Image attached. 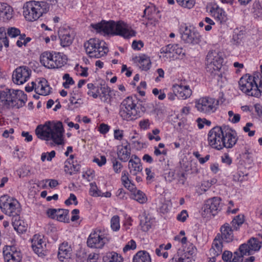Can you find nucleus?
I'll return each instance as SVG.
<instances>
[{
    "label": "nucleus",
    "mask_w": 262,
    "mask_h": 262,
    "mask_svg": "<svg viewBox=\"0 0 262 262\" xmlns=\"http://www.w3.org/2000/svg\"><path fill=\"white\" fill-rule=\"evenodd\" d=\"M0 208L4 213L9 216L19 214L21 211L18 201L8 195L0 197Z\"/></svg>",
    "instance_id": "nucleus-9"
},
{
    "label": "nucleus",
    "mask_w": 262,
    "mask_h": 262,
    "mask_svg": "<svg viewBox=\"0 0 262 262\" xmlns=\"http://www.w3.org/2000/svg\"><path fill=\"white\" fill-rule=\"evenodd\" d=\"M74 162V160H72L70 159L67 160L64 163V171L67 173H69L70 175L73 174V171L72 167L70 168V166Z\"/></svg>",
    "instance_id": "nucleus-51"
},
{
    "label": "nucleus",
    "mask_w": 262,
    "mask_h": 262,
    "mask_svg": "<svg viewBox=\"0 0 262 262\" xmlns=\"http://www.w3.org/2000/svg\"><path fill=\"white\" fill-rule=\"evenodd\" d=\"M87 88L88 89V91L87 92L88 95L92 96L94 98L98 97L100 93L99 86L95 85L93 83H90L87 84Z\"/></svg>",
    "instance_id": "nucleus-41"
},
{
    "label": "nucleus",
    "mask_w": 262,
    "mask_h": 262,
    "mask_svg": "<svg viewBox=\"0 0 262 262\" xmlns=\"http://www.w3.org/2000/svg\"><path fill=\"white\" fill-rule=\"evenodd\" d=\"M128 167L131 174L137 175L142 170L141 160L136 155H133L129 160Z\"/></svg>",
    "instance_id": "nucleus-24"
},
{
    "label": "nucleus",
    "mask_w": 262,
    "mask_h": 262,
    "mask_svg": "<svg viewBox=\"0 0 262 262\" xmlns=\"http://www.w3.org/2000/svg\"><path fill=\"white\" fill-rule=\"evenodd\" d=\"M188 217L187 211L186 210H183L177 215V219L181 222H184Z\"/></svg>",
    "instance_id": "nucleus-55"
},
{
    "label": "nucleus",
    "mask_w": 262,
    "mask_h": 262,
    "mask_svg": "<svg viewBox=\"0 0 262 262\" xmlns=\"http://www.w3.org/2000/svg\"><path fill=\"white\" fill-rule=\"evenodd\" d=\"M100 90L101 91V93H99V97L101 100L110 103L111 102V88L107 85H104V86H101Z\"/></svg>",
    "instance_id": "nucleus-35"
},
{
    "label": "nucleus",
    "mask_w": 262,
    "mask_h": 262,
    "mask_svg": "<svg viewBox=\"0 0 262 262\" xmlns=\"http://www.w3.org/2000/svg\"><path fill=\"white\" fill-rule=\"evenodd\" d=\"M173 93L180 99L185 100L189 98L192 94V91L188 85H184L181 82L180 84H175L172 86Z\"/></svg>",
    "instance_id": "nucleus-18"
},
{
    "label": "nucleus",
    "mask_w": 262,
    "mask_h": 262,
    "mask_svg": "<svg viewBox=\"0 0 262 262\" xmlns=\"http://www.w3.org/2000/svg\"><path fill=\"white\" fill-rule=\"evenodd\" d=\"M110 129V127L107 124L102 123L100 125L99 127V131L100 133L105 134L107 133Z\"/></svg>",
    "instance_id": "nucleus-61"
},
{
    "label": "nucleus",
    "mask_w": 262,
    "mask_h": 262,
    "mask_svg": "<svg viewBox=\"0 0 262 262\" xmlns=\"http://www.w3.org/2000/svg\"><path fill=\"white\" fill-rule=\"evenodd\" d=\"M108 242L105 234L100 229L93 230L87 239V245L89 247L95 249H102Z\"/></svg>",
    "instance_id": "nucleus-12"
},
{
    "label": "nucleus",
    "mask_w": 262,
    "mask_h": 262,
    "mask_svg": "<svg viewBox=\"0 0 262 262\" xmlns=\"http://www.w3.org/2000/svg\"><path fill=\"white\" fill-rule=\"evenodd\" d=\"M90 193L92 196H98L100 195V191L98 189L96 185L94 183L90 184Z\"/></svg>",
    "instance_id": "nucleus-52"
},
{
    "label": "nucleus",
    "mask_w": 262,
    "mask_h": 262,
    "mask_svg": "<svg viewBox=\"0 0 262 262\" xmlns=\"http://www.w3.org/2000/svg\"><path fill=\"white\" fill-rule=\"evenodd\" d=\"M9 97V107H16L19 108L25 104L24 99L26 95L21 90H10Z\"/></svg>",
    "instance_id": "nucleus-17"
},
{
    "label": "nucleus",
    "mask_w": 262,
    "mask_h": 262,
    "mask_svg": "<svg viewBox=\"0 0 262 262\" xmlns=\"http://www.w3.org/2000/svg\"><path fill=\"white\" fill-rule=\"evenodd\" d=\"M227 223L223 224L220 228V233L216 235H219L220 238L224 242L230 243L233 240V228Z\"/></svg>",
    "instance_id": "nucleus-21"
},
{
    "label": "nucleus",
    "mask_w": 262,
    "mask_h": 262,
    "mask_svg": "<svg viewBox=\"0 0 262 262\" xmlns=\"http://www.w3.org/2000/svg\"><path fill=\"white\" fill-rule=\"evenodd\" d=\"M136 248V242L133 240H130L123 248V251L124 252H126L129 250H134Z\"/></svg>",
    "instance_id": "nucleus-54"
},
{
    "label": "nucleus",
    "mask_w": 262,
    "mask_h": 262,
    "mask_svg": "<svg viewBox=\"0 0 262 262\" xmlns=\"http://www.w3.org/2000/svg\"><path fill=\"white\" fill-rule=\"evenodd\" d=\"M143 47V43L141 41H137L134 40L133 42L132 48L134 50H139Z\"/></svg>",
    "instance_id": "nucleus-64"
},
{
    "label": "nucleus",
    "mask_w": 262,
    "mask_h": 262,
    "mask_svg": "<svg viewBox=\"0 0 262 262\" xmlns=\"http://www.w3.org/2000/svg\"><path fill=\"white\" fill-rule=\"evenodd\" d=\"M57 211V209H48L47 210V214L48 217L52 219H56Z\"/></svg>",
    "instance_id": "nucleus-60"
},
{
    "label": "nucleus",
    "mask_w": 262,
    "mask_h": 262,
    "mask_svg": "<svg viewBox=\"0 0 262 262\" xmlns=\"http://www.w3.org/2000/svg\"><path fill=\"white\" fill-rule=\"evenodd\" d=\"M223 126H215L212 128L208 134V141L212 148L220 150L223 148Z\"/></svg>",
    "instance_id": "nucleus-13"
},
{
    "label": "nucleus",
    "mask_w": 262,
    "mask_h": 262,
    "mask_svg": "<svg viewBox=\"0 0 262 262\" xmlns=\"http://www.w3.org/2000/svg\"><path fill=\"white\" fill-rule=\"evenodd\" d=\"M32 248L33 250L39 256L45 255L46 244L40 235H35L32 239Z\"/></svg>",
    "instance_id": "nucleus-22"
},
{
    "label": "nucleus",
    "mask_w": 262,
    "mask_h": 262,
    "mask_svg": "<svg viewBox=\"0 0 262 262\" xmlns=\"http://www.w3.org/2000/svg\"><path fill=\"white\" fill-rule=\"evenodd\" d=\"M63 79L65 80L63 83V86L65 89H69L70 85H73L74 84V80L68 73L65 74L63 75Z\"/></svg>",
    "instance_id": "nucleus-47"
},
{
    "label": "nucleus",
    "mask_w": 262,
    "mask_h": 262,
    "mask_svg": "<svg viewBox=\"0 0 262 262\" xmlns=\"http://www.w3.org/2000/svg\"><path fill=\"white\" fill-rule=\"evenodd\" d=\"M223 241L220 238L219 235L215 236L212 244L211 248L209 250L211 256L216 257L221 254L223 247Z\"/></svg>",
    "instance_id": "nucleus-29"
},
{
    "label": "nucleus",
    "mask_w": 262,
    "mask_h": 262,
    "mask_svg": "<svg viewBox=\"0 0 262 262\" xmlns=\"http://www.w3.org/2000/svg\"><path fill=\"white\" fill-rule=\"evenodd\" d=\"M50 5L45 2L31 1L26 2L23 6V14L29 21L37 20L43 13L49 10Z\"/></svg>",
    "instance_id": "nucleus-3"
},
{
    "label": "nucleus",
    "mask_w": 262,
    "mask_h": 262,
    "mask_svg": "<svg viewBox=\"0 0 262 262\" xmlns=\"http://www.w3.org/2000/svg\"><path fill=\"white\" fill-rule=\"evenodd\" d=\"M121 181L123 185L129 190L135 189V185L131 182L128 177V173L126 171H123L122 173Z\"/></svg>",
    "instance_id": "nucleus-40"
},
{
    "label": "nucleus",
    "mask_w": 262,
    "mask_h": 262,
    "mask_svg": "<svg viewBox=\"0 0 262 262\" xmlns=\"http://www.w3.org/2000/svg\"><path fill=\"white\" fill-rule=\"evenodd\" d=\"M55 52L45 51L42 52L40 56V62L42 66L48 69H53Z\"/></svg>",
    "instance_id": "nucleus-28"
},
{
    "label": "nucleus",
    "mask_w": 262,
    "mask_h": 262,
    "mask_svg": "<svg viewBox=\"0 0 262 262\" xmlns=\"http://www.w3.org/2000/svg\"><path fill=\"white\" fill-rule=\"evenodd\" d=\"M20 33V30L14 27L10 28L7 30V34L11 37H15L19 35Z\"/></svg>",
    "instance_id": "nucleus-53"
},
{
    "label": "nucleus",
    "mask_w": 262,
    "mask_h": 262,
    "mask_svg": "<svg viewBox=\"0 0 262 262\" xmlns=\"http://www.w3.org/2000/svg\"><path fill=\"white\" fill-rule=\"evenodd\" d=\"M177 3L181 6L188 9H191L195 5L194 0H176Z\"/></svg>",
    "instance_id": "nucleus-46"
},
{
    "label": "nucleus",
    "mask_w": 262,
    "mask_h": 262,
    "mask_svg": "<svg viewBox=\"0 0 262 262\" xmlns=\"http://www.w3.org/2000/svg\"><path fill=\"white\" fill-rule=\"evenodd\" d=\"M252 9L255 17H262V7L259 3H254Z\"/></svg>",
    "instance_id": "nucleus-48"
},
{
    "label": "nucleus",
    "mask_w": 262,
    "mask_h": 262,
    "mask_svg": "<svg viewBox=\"0 0 262 262\" xmlns=\"http://www.w3.org/2000/svg\"><path fill=\"white\" fill-rule=\"evenodd\" d=\"M71 201H73L74 205H77L78 204V201L76 195L73 193H71L68 199L66 200L64 203L66 205H70L72 204Z\"/></svg>",
    "instance_id": "nucleus-57"
},
{
    "label": "nucleus",
    "mask_w": 262,
    "mask_h": 262,
    "mask_svg": "<svg viewBox=\"0 0 262 262\" xmlns=\"http://www.w3.org/2000/svg\"><path fill=\"white\" fill-rule=\"evenodd\" d=\"M31 73V71L28 67H19L13 72L12 80L16 84H23L29 79Z\"/></svg>",
    "instance_id": "nucleus-14"
},
{
    "label": "nucleus",
    "mask_w": 262,
    "mask_h": 262,
    "mask_svg": "<svg viewBox=\"0 0 262 262\" xmlns=\"http://www.w3.org/2000/svg\"><path fill=\"white\" fill-rule=\"evenodd\" d=\"M12 216V224L14 229L17 231L20 230L21 221L20 220L19 214L11 215Z\"/></svg>",
    "instance_id": "nucleus-43"
},
{
    "label": "nucleus",
    "mask_w": 262,
    "mask_h": 262,
    "mask_svg": "<svg viewBox=\"0 0 262 262\" xmlns=\"http://www.w3.org/2000/svg\"><path fill=\"white\" fill-rule=\"evenodd\" d=\"M255 77L246 74L241 77L238 81L240 90L246 95L259 98L260 96Z\"/></svg>",
    "instance_id": "nucleus-8"
},
{
    "label": "nucleus",
    "mask_w": 262,
    "mask_h": 262,
    "mask_svg": "<svg viewBox=\"0 0 262 262\" xmlns=\"http://www.w3.org/2000/svg\"><path fill=\"white\" fill-rule=\"evenodd\" d=\"M133 262H151L150 256L146 251H140L134 256Z\"/></svg>",
    "instance_id": "nucleus-33"
},
{
    "label": "nucleus",
    "mask_w": 262,
    "mask_h": 262,
    "mask_svg": "<svg viewBox=\"0 0 262 262\" xmlns=\"http://www.w3.org/2000/svg\"><path fill=\"white\" fill-rule=\"evenodd\" d=\"M69 210L63 209H57L56 219L60 222H68L69 219L68 215L69 214Z\"/></svg>",
    "instance_id": "nucleus-42"
},
{
    "label": "nucleus",
    "mask_w": 262,
    "mask_h": 262,
    "mask_svg": "<svg viewBox=\"0 0 262 262\" xmlns=\"http://www.w3.org/2000/svg\"><path fill=\"white\" fill-rule=\"evenodd\" d=\"M221 199L219 197H213L206 201L203 208L204 212L206 214H210L213 216L216 215L222 207Z\"/></svg>",
    "instance_id": "nucleus-16"
},
{
    "label": "nucleus",
    "mask_w": 262,
    "mask_h": 262,
    "mask_svg": "<svg viewBox=\"0 0 262 262\" xmlns=\"http://www.w3.org/2000/svg\"><path fill=\"white\" fill-rule=\"evenodd\" d=\"M210 12L211 15L221 24H225L228 20V17L225 11L218 6L212 7Z\"/></svg>",
    "instance_id": "nucleus-27"
},
{
    "label": "nucleus",
    "mask_w": 262,
    "mask_h": 262,
    "mask_svg": "<svg viewBox=\"0 0 262 262\" xmlns=\"http://www.w3.org/2000/svg\"><path fill=\"white\" fill-rule=\"evenodd\" d=\"M123 258L115 252L107 253L103 257V262H122Z\"/></svg>",
    "instance_id": "nucleus-37"
},
{
    "label": "nucleus",
    "mask_w": 262,
    "mask_h": 262,
    "mask_svg": "<svg viewBox=\"0 0 262 262\" xmlns=\"http://www.w3.org/2000/svg\"><path fill=\"white\" fill-rule=\"evenodd\" d=\"M223 148H232L236 143L238 137L236 132L227 126H223Z\"/></svg>",
    "instance_id": "nucleus-15"
},
{
    "label": "nucleus",
    "mask_w": 262,
    "mask_h": 262,
    "mask_svg": "<svg viewBox=\"0 0 262 262\" xmlns=\"http://www.w3.org/2000/svg\"><path fill=\"white\" fill-rule=\"evenodd\" d=\"M244 158L248 160V162L250 163L253 161L252 154L249 149H246L243 154Z\"/></svg>",
    "instance_id": "nucleus-62"
},
{
    "label": "nucleus",
    "mask_w": 262,
    "mask_h": 262,
    "mask_svg": "<svg viewBox=\"0 0 262 262\" xmlns=\"http://www.w3.org/2000/svg\"><path fill=\"white\" fill-rule=\"evenodd\" d=\"M60 44L63 47L69 46L73 42V36L70 33V30L67 29H60L58 31Z\"/></svg>",
    "instance_id": "nucleus-25"
},
{
    "label": "nucleus",
    "mask_w": 262,
    "mask_h": 262,
    "mask_svg": "<svg viewBox=\"0 0 262 262\" xmlns=\"http://www.w3.org/2000/svg\"><path fill=\"white\" fill-rule=\"evenodd\" d=\"M119 116L124 120L130 121L138 116L136 100L133 97H127L121 103L119 106Z\"/></svg>",
    "instance_id": "nucleus-7"
},
{
    "label": "nucleus",
    "mask_w": 262,
    "mask_h": 262,
    "mask_svg": "<svg viewBox=\"0 0 262 262\" xmlns=\"http://www.w3.org/2000/svg\"><path fill=\"white\" fill-rule=\"evenodd\" d=\"M139 125L141 129L146 130L149 128L150 123L148 119H144L140 121Z\"/></svg>",
    "instance_id": "nucleus-59"
},
{
    "label": "nucleus",
    "mask_w": 262,
    "mask_h": 262,
    "mask_svg": "<svg viewBox=\"0 0 262 262\" xmlns=\"http://www.w3.org/2000/svg\"><path fill=\"white\" fill-rule=\"evenodd\" d=\"M11 252L3 251L4 258L5 262H21L22 256L19 251H13L11 248Z\"/></svg>",
    "instance_id": "nucleus-30"
},
{
    "label": "nucleus",
    "mask_w": 262,
    "mask_h": 262,
    "mask_svg": "<svg viewBox=\"0 0 262 262\" xmlns=\"http://www.w3.org/2000/svg\"><path fill=\"white\" fill-rule=\"evenodd\" d=\"M223 53L218 51H210L206 56V69L212 77L219 81L222 77V73L220 72L224 58Z\"/></svg>",
    "instance_id": "nucleus-4"
},
{
    "label": "nucleus",
    "mask_w": 262,
    "mask_h": 262,
    "mask_svg": "<svg viewBox=\"0 0 262 262\" xmlns=\"http://www.w3.org/2000/svg\"><path fill=\"white\" fill-rule=\"evenodd\" d=\"M177 47V44H169L165 47L162 48L160 50L161 53L172 54L174 56L175 48Z\"/></svg>",
    "instance_id": "nucleus-45"
},
{
    "label": "nucleus",
    "mask_w": 262,
    "mask_h": 262,
    "mask_svg": "<svg viewBox=\"0 0 262 262\" xmlns=\"http://www.w3.org/2000/svg\"><path fill=\"white\" fill-rule=\"evenodd\" d=\"M36 81L35 88L36 94L43 96H47L50 94L51 88L46 79L40 78Z\"/></svg>",
    "instance_id": "nucleus-23"
},
{
    "label": "nucleus",
    "mask_w": 262,
    "mask_h": 262,
    "mask_svg": "<svg viewBox=\"0 0 262 262\" xmlns=\"http://www.w3.org/2000/svg\"><path fill=\"white\" fill-rule=\"evenodd\" d=\"M245 221V216L243 214H238L233 217L231 222L233 230L237 231Z\"/></svg>",
    "instance_id": "nucleus-39"
},
{
    "label": "nucleus",
    "mask_w": 262,
    "mask_h": 262,
    "mask_svg": "<svg viewBox=\"0 0 262 262\" xmlns=\"http://www.w3.org/2000/svg\"><path fill=\"white\" fill-rule=\"evenodd\" d=\"M98 258V255L95 253H91L89 255L87 261L88 262H97Z\"/></svg>",
    "instance_id": "nucleus-63"
},
{
    "label": "nucleus",
    "mask_w": 262,
    "mask_h": 262,
    "mask_svg": "<svg viewBox=\"0 0 262 262\" xmlns=\"http://www.w3.org/2000/svg\"><path fill=\"white\" fill-rule=\"evenodd\" d=\"M12 8L7 3H0V20L6 21L13 17Z\"/></svg>",
    "instance_id": "nucleus-26"
},
{
    "label": "nucleus",
    "mask_w": 262,
    "mask_h": 262,
    "mask_svg": "<svg viewBox=\"0 0 262 262\" xmlns=\"http://www.w3.org/2000/svg\"><path fill=\"white\" fill-rule=\"evenodd\" d=\"M262 243V235L258 234L257 237H252L247 243L242 244L239 248V251L233 253V257L230 262H243L244 255H250L255 251H258L261 248Z\"/></svg>",
    "instance_id": "nucleus-5"
},
{
    "label": "nucleus",
    "mask_w": 262,
    "mask_h": 262,
    "mask_svg": "<svg viewBox=\"0 0 262 262\" xmlns=\"http://www.w3.org/2000/svg\"><path fill=\"white\" fill-rule=\"evenodd\" d=\"M135 62L139 63L138 66L142 70L147 71L151 67V61L149 57L145 55L136 57L134 58Z\"/></svg>",
    "instance_id": "nucleus-32"
},
{
    "label": "nucleus",
    "mask_w": 262,
    "mask_h": 262,
    "mask_svg": "<svg viewBox=\"0 0 262 262\" xmlns=\"http://www.w3.org/2000/svg\"><path fill=\"white\" fill-rule=\"evenodd\" d=\"M111 227L112 229L114 231H117L119 230L120 226V217L118 215L113 216L111 220Z\"/></svg>",
    "instance_id": "nucleus-44"
},
{
    "label": "nucleus",
    "mask_w": 262,
    "mask_h": 262,
    "mask_svg": "<svg viewBox=\"0 0 262 262\" xmlns=\"http://www.w3.org/2000/svg\"><path fill=\"white\" fill-rule=\"evenodd\" d=\"M86 54L91 58H100L107 54L108 49L106 43L99 39H90L84 44Z\"/></svg>",
    "instance_id": "nucleus-6"
},
{
    "label": "nucleus",
    "mask_w": 262,
    "mask_h": 262,
    "mask_svg": "<svg viewBox=\"0 0 262 262\" xmlns=\"http://www.w3.org/2000/svg\"><path fill=\"white\" fill-rule=\"evenodd\" d=\"M54 58V62H51L53 64V69L61 68L67 63L68 58L62 53L55 52Z\"/></svg>",
    "instance_id": "nucleus-31"
},
{
    "label": "nucleus",
    "mask_w": 262,
    "mask_h": 262,
    "mask_svg": "<svg viewBox=\"0 0 262 262\" xmlns=\"http://www.w3.org/2000/svg\"><path fill=\"white\" fill-rule=\"evenodd\" d=\"M233 254L229 251H225L222 254V259L225 262H230Z\"/></svg>",
    "instance_id": "nucleus-56"
},
{
    "label": "nucleus",
    "mask_w": 262,
    "mask_h": 262,
    "mask_svg": "<svg viewBox=\"0 0 262 262\" xmlns=\"http://www.w3.org/2000/svg\"><path fill=\"white\" fill-rule=\"evenodd\" d=\"M117 154L118 158L122 162H127L131 155L129 144L127 141L122 142V144L117 146Z\"/></svg>",
    "instance_id": "nucleus-20"
},
{
    "label": "nucleus",
    "mask_w": 262,
    "mask_h": 262,
    "mask_svg": "<svg viewBox=\"0 0 262 262\" xmlns=\"http://www.w3.org/2000/svg\"><path fill=\"white\" fill-rule=\"evenodd\" d=\"M55 151L52 150L50 152H43L41 156V160L44 162L46 160L48 161H51L52 159L55 156Z\"/></svg>",
    "instance_id": "nucleus-50"
},
{
    "label": "nucleus",
    "mask_w": 262,
    "mask_h": 262,
    "mask_svg": "<svg viewBox=\"0 0 262 262\" xmlns=\"http://www.w3.org/2000/svg\"><path fill=\"white\" fill-rule=\"evenodd\" d=\"M73 252L71 245L67 242L61 244L58 248V258L61 261L67 262L71 258Z\"/></svg>",
    "instance_id": "nucleus-19"
},
{
    "label": "nucleus",
    "mask_w": 262,
    "mask_h": 262,
    "mask_svg": "<svg viewBox=\"0 0 262 262\" xmlns=\"http://www.w3.org/2000/svg\"><path fill=\"white\" fill-rule=\"evenodd\" d=\"M182 40L185 43L196 45L201 41V36L192 26L182 24L180 28Z\"/></svg>",
    "instance_id": "nucleus-10"
},
{
    "label": "nucleus",
    "mask_w": 262,
    "mask_h": 262,
    "mask_svg": "<svg viewBox=\"0 0 262 262\" xmlns=\"http://www.w3.org/2000/svg\"><path fill=\"white\" fill-rule=\"evenodd\" d=\"M63 132L62 124L60 122L54 124L46 123L44 125H38L35 129V134L38 138L47 141L51 139L57 145L63 143Z\"/></svg>",
    "instance_id": "nucleus-2"
},
{
    "label": "nucleus",
    "mask_w": 262,
    "mask_h": 262,
    "mask_svg": "<svg viewBox=\"0 0 262 262\" xmlns=\"http://www.w3.org/2000/svg\"><path fill=\"white\" fill-rule=\"evenodd\" d=\"M91 26L98 32H102L104 34L112 36L119 35L125 39L134 37L137 34L130 25L122 20H102L97 24H91Z\"/></svg>",
    "instance_id": "nucleus-1"
},
{
    "label": "nucleus",
    "mask_w": 262,
    "mask_h": 262,
    "mask_svg": "<svg viewBox=\"0 0 262 262\" xmlns=\"http://www.w3.org/2000/svg\"><path fill=\"white\" fill-rule=\"evenodd\" d=\"M112 162L113 164V168L114 172L116 173H120L123 167L122 164L116 158L113 159Z\"/></svg>",
    "instance_id": "nucleus-49"
},
{
    "label": "nucleus",
    "mask_w": 262,
    "mask_h": 262,
    "mask_svg": "<svg viewBox=\"0 0 262 262\" xmlns=\"http://www.w3.org/2000/svg\"><path fill=\"white\" fill-rule=\"evenodd\" d=\"M93 162L96 163L99 166H102L106 164V159L104 156H101L100 158H95Z\"/></svg>",
    "instance_id": "nucleus-58"
},
{
    "label": "nucleus",
    "mask_w": 262,
    "mask_h": 262,
    "mask_svg": "<svg viewBox=\"0 0 262 262\" xmlns=\"http://www.w3.org/2000/svg\"><path fill=\"white\" fill-rule=\"evenodd\" d=\"M218 100L210 97H203L196 100L195 107L197 111L205 114H211L217 108Z\"/></svg>",
    "instance_id": "nucleus-11"
},
{
    "label": "nucleus",
    "mask_w": 262,
    "mask_h": 262,
    "mask_svg": "<svg viewBox=\"0 0 262 262\" xmlns=\"http://www.w3.org/2000/svg\"><path fill=\"white\" fill-rule=\"evenodd\" d=\"M152 220L145 214L140 216V226L143 231L146 232L151 228L152 225Z\"/></svg>",
    "instance_id": "nucleus-36"
},
{
    "label": "nucleus",
    "mask_w": 262,
    "mask_h": 262,
    "mask_svg": "<svg viewBox=\"0 0 262 262\" xmlns=\"http://www.w3.org/2000/svg\"><path fill=\"white\" fill-rule=\"evenodd\" d=\"M10 90L6 89L5 91H0V105L3 107L7 108L9 107L8 104H9V97H10Z\"/></svg>",
    "instance_id": "nucleus-38"
},
{
    "label": "nucleus",
    "mask_w": 262,
    "mask_h": 262,
    "mask_svg": "<svg viewBox=\"0 0 262 262\" xmlns=\"http://www.w3.org/2000/svg\"><path fill=\"white\" fill-rule=\"evenodd\" d=\"M132 192L130 198L140 203L143 204L146 201V197L145 194L140 190H137L135 186V189L130 190Z\"/></svg>",
    "instance_id": "nucleus-34"
}]
</instances>
